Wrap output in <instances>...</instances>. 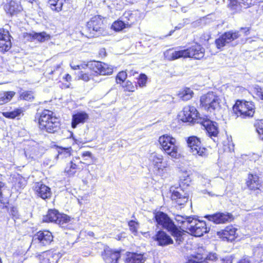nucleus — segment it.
<instances>
[{"label": "nucleus", "instance_id": "1", "mask_svg": "<svg viewBox=\"0 0 263 263\" xmlns=\"http://www.w3.org/2000/svg\"><path fill=\"white\" fill-rule=\"evenodd\" d=\"M155 220L157 225L161 226L163 229L170 232L171 235L175 238L178 245H180L183 240L182 233L168 215L162 212H157L155 213Z\"/></svg>", "mask_w": 263, "mask_h": 263}, {"label": "nucleus", "instance_id": "2", "mask_svg": "<svg viewBox=\"0 0 263 263\" xmlns=\"http://www.w3.org/2000/svg\"><path fill=\"white\" fill-rule=\"evenodd\" d=\"M39 127L41 129L49 133L57 132L60 127L59 119L49 110H44L40 115L39 120Z\"/></svg>", "mask_w": 263, "mask_h": 263}, {"label": "nucleus", "instance_id": "3", "mask_svg": "<svg viewBox=\"0 0 263 263\" xmlns=\"http://www.w3.org/2000/svg\"><path fill=\"white\" fill-rule=\"evenodd\" d=\"M159 142L166 154L173 158L178 157V147L175 138L168 135H164L159 137Z\"/></svg>", "mask_w": 263, "mask_h": 263}, {"label": "nucleus", "instance_id": "4", "mask_svg": "<svg viewBox=\"0 0 263 263\" xmlns=\"http://www.w3.org/2000/svg\"><path fill=\"white\" fill-rule=\"evenodd\" d=\"M200 105L205 110L212 112L220 108L221 100L213 92H209L200 97Z\"/></svg>", "mask_w": 263, "mask_h": 263}, {"label": "nucleus", "instance_id": "5", "mask_svg": "<svg viewBox=\"0 0 263 263\" xmlns=\"http://www.w3.org/2000/svg\"><path fill=\"white\" fill-rule=\"evenodd\" d=\"M233 111L237 117H252L255 112L254 105L252 102L237 101L233 106Z\"/></svg>", "mask_w": 263, "mask_h": 263}, {"label": "nucleus", "instance_id": "6", "mask_svg": "<svg viewBox=\"0 0 263 263\" xmlns=\"http://www.w3.org/2000/svg\"><path fill=\"white\" fill-rule=\"evenodd\" d=\"M70 218L67 215L61 214L57 210H49L46 215L43 217V221L46 222H54L62 227L69 222Z\"/></svg>", "mask_w": 263, "mask_h": 263}, {"label": "nucleus", "instance_id": "7", "mask_svg": "<svg viewBox=\"0 0 263 263\" xmlns=\"http://www.w3.org/2000/svg\"><path fill=\"white\" fill-rule=\"evenodd\" d=\"M52 240L53 236L50 232L48 231H40L33 235L31 247L39 248L47 246Z\"/></svg>", "mask_w": 263, "mask_h": 263}, {"label": "nucleus", "instance_id": "8", "mask_svg": "<svg viewBox=\"0 0 263 263\" xmlns=\"http://www.w3.org/2000/svg\"><path fill=\"white\" fill-rule=\"evenodd\" d=\"M86 30L89 32L88 34H82L87 37H94L102 34L103 31V24L101 18L98 16L92 17L87 23Z\"/></svg>", "mask_w": 263, "mask_h": 263}, {"label": "nucleus", "instance_id": "9", "mask_svg": "<svg viewBox=\"0 0 263 263\" xmlns=\"http://www.w3.org/2000/svg\"><path fill=\"white\" fill-rule=\"evenodd\" d=\"M179 117L184 122L191 123H198V119L203 118L198 114L196 108L192 106H185L180 113Z\"/></svg>", "mask_w": 263, "mask_h": 263}, {"label": "nucleus", "instance_id": "10", "mask_svg": "<svg viewBox=\"0 0 263 263\" xmlns=\"http://www.w3.org/2000/svg\"><path fill=\"white\" fill-rule=\"evenodd\" d=\"M189 224L187 230L196 237H200L209 232V229H208L206 224L204 221H200L193 217L192 220Z\"/></svg>", "mask_w": 263, "mask_h": 263}, {"label": "nucleus", "instance_id": "11", "mask_svg": "<svg viewBox=\"0 0 263 263\" xmlns=\"http://www.w3.org/2000/svg\"><path fill=\"white\" fill-rule=\"evenodd\" d=\"M187 144L190 148V151L195 156H205L206 155V148L202 147L200 139L196 136L188 138Z\"/></svg>", "mask_w": 263, "mask_h": 263}, {"label": "nucleus", "instance_id": "12", "mask_svg": "<svg viewBox=\"0 0 263 263\" xmlns=\"http://www.w3.org/2000/svg\"><path fill=\"white\" fill-rule=\"evenodd\" d=\"M198 123L205 128L209 136L215 141L213 138H216L219 133L217 123L210 120L206 116H203V118L198 119Z\"/></svg>", "mask_w": 263, "mask_h": 263}, {"label": "nucleus", "instance_id": "13", "mask_svg": "<svg viewBox=\"0 0 263 263\" xmlns=\"http://www.w3.org/2000/svg\"><path fill=\"white\" fill-rule=\"evenodd\" d=\"M206 218L216 224H223L231 222L234 217L232 214L228 212H217L214 214L208 215Z\"/></svg>", "mask_w": 263, "mask_h": 263}, {"label": "nucleus", "instance_id": "14", "mask_svg": "<svg viewBox=\"0 0 263 263\" xmlns=\"http://www.w3.org/2000/svg\"><path fill=\"white\" fill-rule=\"evenodd\" d=\"M185 58H190L199 60L204 55V49L199 44H195L191 47L184 49Z\"/></svg>", "mask_w": 263, "mask_h": 263}, {"label": "nucleus", "instance_id": "15", "mask_svg": "<svg viewBox=\"0 0 263 263\" xmlns=\"http://www.w3.org/2000/svg\"><path fill=\"white\" fill-rule=\"evenodd\" d=\"M149 160L152 163L154 167L157 168L160 175L163 174V169L167 167L166 162H163V156L156 153H152L149 157Z\"/></svg>", "mask_w": 263, "mask_h": 263}, {"label": "nucleus", "instance_id": "16", "mask_svg": "<svg viewBox=\"0 0 263 263\" xmlns=\"http://www.w3.org/2000/svg\"><path fill=\"white\" fill-rule=\"evenodd\" d=\"M93 71L100 75H109L113 72V67L107 64L94 62L91 64Z\"/></svg>", "mask_w": 263, "mask_h": 263}, {"label": "nucleus", "instance_id": "17", "mask_svg": "<svg viewBox=\"0 0 263 263\" xmlns=\"http://www.w3.org/2000/svg\"><path fill=\"white\" fill-rule=\"evenodd\" d=\"M153 238L159 246L164 247L173 243L171 236L161 230L158 231Z\"/></svg>", "mask_w": 263, "mask_h": 263}, {"label": "nucleus", "instance_id": "18", "mask_svg": "<svg viewBox=\"0 0 263 263\" xmlns=\"http://www.w3.org/2000/svg\"><path fill=\"white\" fill-rule=\"evenodd\" d=\"M11 36L8 31L0 29V51L4 52L11 47Z\"/></svg>", "mask_w": 263, "mask_h": 263}, {"label": "nucleus", "instance_id": "19", "mask_svg": "<svg viewBox=\"0 0 263 263\" xmlns=\"http://www.w3.org/2000/svg\"><path fill=\"white\" fill-rule=\"evenodd\" d=\"M33 189L37 196L43 199L50 198L51 192L50 188L42 182H36L33 186Z\"/></svg>", "mask_w": 263, "mask_h": 263}, {"label": "nucleus", "instance_id": "20", "mask_svg": "<svg viewBox=\"0 0 263 263\" xmlns=\"http://www.w3.org/2000/svg\"><path fill=\"white\" fill-rule=\"evenodd\" d=\"M229 7L235 12L241 10L242 8H247L253 4L254 0H229Z\"/></svg>", "mask_w": 263, "mask_h": 263}, {"label": "nucleus", "instance_id": "21", "mask_svg": "<svg viewBox=\"0 0 263 263\" xmlns=\"http://www.w3.org/2000/svg\"><path fill=\"white\" fill-rule=\"evenodd\" d=\"M102 256L106 263H118L121 254L119 251H114L109 248H106L104 250Z\"/></svg>", "mask_w": 263, "mask_h": 263}, {"label": "nucleus", "instance_id": "22", "mask_svg": "<svg viewBox=\"0 0 263 263\" xmlns=\"http://www.w3.org/2000/svg\"><path fill=\"white\" fill-rule=\"evenodd\" d=\"M121 18L125 22L127 26L130 27L139 20L140 13L137 10L126 11Z\"/></svg>", "mask_w": 263, "mask_h": 263}, {"label": "nucleus", "instance_id": "23", "mask_svg": "<svg viewBox=\"0 0 263 263\" xmlns=\"http://www.w3.org/2000/svg\"><path fill=\"white\" fill-rule=\"evenodd\" d=\"M237 229L233 226H228L224 230L217 232V235L223 240L232 241L236 237Z\"/></svg>", "mask_w": 263, "mask_h": 263}, {"label": "nucleus", "instance_id": "24", "mask_svg": "<svg viewBox=\"0 0 263 263\" xmlns=\"http://www.w3.org/2000/svg\"><path fill=\"white\" fill-rule=\"evenodd\" d=\"M82 163H84V162H82L80 160L79 158H73L69 164H68L66 167L65 172L68 176H73L78 170H80L81 168L80 167V164Z\"/></svg>", "mask_w": 263, "mask_h": 263}, {"label": "nucleus", "instance_id": "25", "mask_svg": "<svg viewBox=\"0 0 263 263\" xmlns=\"http://www.w3.org/2000/svg\"><path fill=\"white\" fill-rule=\"evenodd\" d=\"M146 258L144 254L137 253L126 252L125 263H144Z\"/></svg>", "mask_w": 263, "mask_h": 263}, {"label": "nucleus", "instance_id": "26", "mask_svg": "<svg viewBox=\"0 0 263 263\" xmlns=\"http://www.w3.org/2000/svg\"><path fill=\"white\" fill-rule=\"evenodd\" d=\"M171 198L179 205H184L189 200L188 195L183 191L180 192L178 190L172 191Z\"/></svg>", "mask_w": 263, "mask_h": 263}, {"label": "nucleus", "instance_id": "27", "mask_svg": "<svg viewBox=\"0 0 263 263\" xmlns=\"http://www.w3.org/2000/svg\"><path fill=\"white\" fill-rule=\"evenodd\" d=\"M89 118L88 115L84 111L78 112L72 116L71 126L76 128L79 124L84 123Z\"/></svg>", "mask_w": 263, "mask_h": 263}, {"label": "nucleus", "instance_id": "28", "mask_svg": "<svg viewBox=\"0 0 263 263\" xmlns=\"http://www.w3.org/2000/svg\"><path fill=\"white\" fill-rule=\"evenodd\" d=\"M184 49L176 50L174 48L169 49L164 53V57L169 61H173L178 59L185 58Z\"/></svg>", "mask_w": 263, "mask_h": 263}, {"label": "nucleus", "instance_id": "29", "mask_svg": "<svg viewBox=\"0 0 263 263\" xmlns=\"http://www.w3.org/2000/svg\"><path fill=\"white\" fill-rule=\"evenodd\" d=\"M247 187L251 190L259 189L260 183L258 176L253 174H249L246 181Z\"/></svg>", "mask_w": 263, "mask_h": 263}, {"label": "nucleus", "instance_id": "30", "mask_svg": "<svg viewBox=\"0 0 263 263\" xmlns=\"http://www.w3.org/2000/svg\"><path fill=\"white\" fill-rule=\"evenodd\" d=\"M26 37L30 41L32 42L37 40L40 42H43L46 40L50 39V35L45 32L41 33H27Z\"/></svg>", "mask_w": 263, "mask_h": 263}, {"label": "nucleus", "instance_id": "31", "mask_svg": "<svg viewBox=\"0 0 263 263\" xmlns=\"http://www.w3.org/2000/svg\"><path fill=\"white\" fill-rule=\"evenodd\" d=\"M22 7L19 2L15 1H11L5 6L6 11L11 15L15 14L22 10Z\"/></svg>", "mask_w": 263, "mask_h": 263}, {"label": "nucleus", "instance_id": "32", "mask_svg": "<svg viewBox=\"0 0 263 263\" xmlns=\"http://www.w3.org/2000/svg\"><path fill=\"white\" fill-rule=\"evenodd\" d=\"M193 217L186 216L177 215L176 217V220L179 223L181 224V227L182 228L187 230L189 228V223L192 220Z\"/></svg>", "mask_w": 263, "mask_h": 263}, {"label": "nucleus", "instance_id": "33", "mask_svg": "<svg viewBox=\"0 0 263 263\" xmlns=\"http://www.w3.org/2000/svg\"><path fill=\"white\" fill-rule=\"evenodd\" d=\"M65 2L66 0H48V4L52 10L59 12Z\"/></svg>", "mask_w": 263, "mask_h": 263}, {"label": "nucleus", "instance_id": "34", "mask_svg": "<svg viewBox=\"0 0 263 263\" xmlns=\"http://www.w3.org/2000/svg\"><path fill=\"white\" fill-rule=\"evenodd\" d=\"M15 95L13 91H4L0 93V105H3L9 102Z\"/></svg>", "mask_w": 263, "mask_h": 263}, {"label": "nucleus", "instance_id": "35", "mask_svg": "<svg viewBox=\"0 0 263 263\" xmlns=\"http://www.w3.org/2000/svg\"><path fill=\"white\" fill-rule=\"evenodd\" d=\"M223 35L227 41L228 44L233 41L239 38L241 36L239 31L233 30L226 32L224 33Z\"/></svg>", "mask_w": 263, "mask_h": 263}, {"label": "nucleus", "instance_id": "36", "mask_svg": "<svg viewBox=\"0 0 263 263\" xmlns=\"http://www.w3.org/2000/svg\"><path fill=\"white\" fill-rule=\"evenodd\" d=\"M193 91L189 88H186L178 93V96L183 101H187L193 97Z\"/></svg>", "mask_w": 263, "mask_h": 263}, {"label": "nucleus", "instance_id": "37", "mask_svg": "<svg viewBox=\"0 0 263 263\" xmlns=\"http://www.w3.org/2000/svg\"><path fill=\"white\" fill-rule=\"evenodd\" d=\"M128 27L125 22L122 20L115 21L112 25V28L116 31H120L124 28Z\"/></svg>", "mask_w": 263, "mask_h": 263}, {"label": "nucleus", "instance_id": "38", "mask_svg": "<svg viewBox=\"0 0 263 263\" xmlns=\"http://www.w3.org/2000/svg\"><path fill=\"white\" fill-rule=\"evenodd\" d=\"M34 93L31 91H25L20 95L21 99L26 101H32L34 99Z\"/></svg>", "mask_w": 263, "mask_h": 263}, {"label": "nucleus", "instance_id": "39", "mask_svg": "<svg viewBox=\"0 0 263 263\" xmlns=\"http://www.w3.org/2000/svg\"><path fill=\"white\" fill-rule=\"evenodd\" d=\"M215 44L217 48L221 49L228 44V43L223 35L222 34L218 39L216 40Z\"/></svg>", "mask_w": 263, "mask_h": 263}, {"label": "nucleus", "instance_id": "40", "mask_svg": "<svg viewBox=\"0 0 263 263\" xmlns=\"http://www.w3.org/2000/svg\"><path fill=\"white\" fill-rule=\"evenodd\" d=\"M122 86L124 88V91L129 92H134L136 87L133 84L132 82L129 80H127L122 83Z\"/></svg>", "mask_w": 263, "mask_h": 263}, {"label": "nucleus", "instance_id": "41", "mask_svg": "<svg viewBox=\"0 0 263 263\" xmlns=\"http://www.w3.org/2000/svg\"><path fill=\"white\" fill-rule=\"evenodd\" d=\"M127 74L125 71L119 72L116 76V80L117 84H122L127 78Z\"/></svg>", "mask_w": 263, "mask_h": 263}, {"label": "nucleus", "instance_id": "42", "mask_svg": "<svg viewBox=\"0 0 263 263\" xmlns=\"http://www.w3.org/2000/svg\"><path fill=\"white\" fill-rule=\"evenodd\" d=\"M147 77L145 74H140L138 80V84L139 87H143L146 86L147 83Z\"/></svg>", "mask_w": 263, "mask_h": 263}, {"label": "nucleus", "instance_id": "43", "mask_svg": "<svg viewBox=\"0 0 263 263\" xmlns=\"http://www.w3.org/2000/svg\"><path fill=\"white\" fill-rule=\"evenodd\" d=\"M70 149L71 147L69 148H62L59 152L58 157L63 158L67 157L70 156Z\"/></svg>", "mask_w": 263, "mask_h": 263}, {"label": "nucleus", "instance_id": "44", "mask_svg": "<svg viewBox=\"0 0 263 263\" xmlns=\"http://www.w3.org/2000/svg\"><path fill=\"white\" fill-rule=\"evenodd\" d=\"M22 113V111L21 109H17L15 110H14L11 112H7L4 113V115L5 117L9 118H14L16 117L19 116Z\"/></svg>", "mask_w": 263, "mask_h": 263}, {"label": "nucleus", "instance_id": "45", "mask_svg": "<svg viewBox=\"0 0 263 263\" xmlns=\"http://www.w3.org/2000/svg\"><path fill=\"white\" fill-rule=\"evenodd\" d=\"M180 180L182 184L183 185L189 186L191 182V177L190 175L186 173H185L184 176L182 177Z\"/></svg>", "mask_w": 263, "mask_h": 263}, {"label": "nucleus", "instance_id": "46", "mask_svg": "<svg viewBox=\"0 0 263 263\" xmlns=\"http://www.w3.org/2000/svg\"><path fill=\"white\" fill-rule=\"evenodd\" d=\"M256 132L258 133L259 138L263 141V124L259 122L255 124Z\"/></svg>", "mask_w": 263, "mask_h": 263}, {"label": "nucleus", "instance_id": "47", "mask_svg": "<svg viewBox=\"0 0 263 263\" xmlns=\"http://www.w3.org/2000/svg\"><path fill=\"white\" fill-rule=\"evenodd\" d=\"M78 77L79 79L82 80L85 82H88L91 79L92 76L88 73H83L82 71H81L79 73Z\"/></svg>", "mask_w": 263, "mask_h": 263}, {"label": "nucleus", "instance_id": "48", "mask_svg": "<svg viewBox=\"0 0 263 263\" xmlns=\"http://www.w3.org/2000/svg\"><path fill=\"white\" fill-rule=\"evenodd\" d=\"M30 154H29V152H25L26 157L28 155L29 157L34 158L35 157L37 156L39 154L37 147L36 146L32 147L30 150Z\"/></svg>", "mask_w": 263, "mask_h": 263}, {"label": "nucleus", "instance_id": "49", "mask_svg": "<svg viewBox=\"0 0 263 263\" xmlns=\"http://www.w3.org/2000/svg\"><path fill=\"white\" fill-rule=\"evenodd\" d=\"M138 223L135 222V221L134 220H130L129 222H128V226L129 227H130V230L133 232V233H136L137 232V226L138 225Z\"/></svg>", "mask_w": 263, "mask_h": 263}, {"label": "nucleus", "instance_id": "50", "mask_svg": "<svg viewBox=\"0 0 263 263\" xmlns=\"http://www.w3.org/2000/svg\"><path fill=\"white\" fill-rule=\"evenodd\" d=\"M39 258L41 260L40 263H51L50 259L48 257L47 255L46 256H45L44 255H40Z\"/></svg>", "mask_w": 263, "mask_h": 263}, {"label": "nucleus", "instance_id": "51", "mask_svg": "<svg viewBox=\"0 0 263 263\" xmlns=\"http://www.w3.org/2000/svg\"><path fill=\"white\" fill-rule=\"evenodd\" d=\"M256 95L261 100H263V88L259 87L256 89Z\"/></svg>", "mask_w": 263, "mask_h": 263}, {"label": "nucleus", "instance_id": "52", "mask_svg": "<svg viewBox=\"0 0 263 263\" xmlns=\"http://www.w3.org/2000/svg\"><path fill=\"white\" fill-rule=\"evenodd\" d=\"M206 258L210 260H216L217 258V255L215 253H210Z\"/></svg>", "mask_w": 263, "mask_h": 263}, {"label": "nucleus", "instance_id": "53", "mask_svg": "<svg viewBox=\"0 0 263 263\" xmlns=\"http://www.w3.org/2000/svg\"><path fill=\"white\" fill-rule=\"evenodd\" d=\"M249 31H250V29L249 28H248V27H241L240 29V31H239V32L240 31H243V34L245 35H248L249 33Z\"/></svg>", "mask_w": 263, "mask_h": 263}, {"label": "nucleus", "instance_id": "54", "mask_svg": "<svg viewBox=\"0 0 263 263\" xmlns=\"http://www.w3.org/2000/svg\"><path fill=\"white\" fill-rule=\"evenodd\" d=\"M82 156L84 158L88 157V158L91 159L92 154L90 152L87 151L83 153Z\"/></svg>", "mask_w": 263, "mask_h": 263}, {"label": "nucleus", "instance_id": "55", "mask_svg": "<svg viewBox=\"0 0 263 263\" xmlns=\"http://www.w3.org/2000/svg\"><path fill=\"white\" fill-rule=\"evenodd\" d=\"M10 212L11 213V214L14 216V217H16L17 216H18V214H17V210L16 208H14V207H13L11 211H10Z\"/></svg>", "mask_w": 263, "mask_h": 263}, {"label": "nucleus", "instance_id": "56", "mask_svg": "<svg viewBox=\"0 0 263 263\" xmlns=\"http://www.w3.org/2000/svg\"><path fill=\"white\" fill-rule=\"evenodd\" d=\"M237 263H251L250 259L248 257L240 259Z\"/></svg>", "mask_w": 263, "mask_h": 263}, {"label": "nucleus", "instance_id": "57", "mask_svg": "<svg viewBox=\"0 0 263 263\" xmlns=\"http://www.w3.org/2000/svg\"><path fill=\"white\" fill-rule=\"evenodd\" d=\"M206 193H207L209 194V196H212V197H213V196H217V194H213V193H212L211 192H208L207 190H204L203 191V193L205 194Z\"/></svg>", "mask_w": 263, "mask_h": 263}, {"label": "nucleus", "instance_id": "58", "mask_svg": "<svg viewBox=\"0 0 263 263\" xmlns=\"http://www.w3.org/2000/svg\"><path fill=\"white\" fill-rule=\"evenodd\" d=\"M129 74L130 76H135L136 74H138V72L134 70H131L129 71Z\"/></svg>", "mask_w": 263, "mask_h": 263}, {"label": "nucleus", "instance_id": "59", "mask_svg": "<svg viewBox=\"0 0 263 263\" xmlns=\"http://www.w3.org/2000/svg\"><path fill=\"white\" fill-rule=\"evenodd\" d=\"M65 79L66 81L67 82L70 81L71 80V77L70 74H66L65 77Z\"/></svg>", "mask_w": 263, "mask_h": 263}, {"label": "nucleus", "instance_id": "60", "mask_svg": "<svg viewBox=\"0 0 263 263\" xmlns=\"http://www.w3.org/2000/svg\"><path fill=\"white\" fill-rule=\"evenodd\" d=\"M229 151H234V145L232 144L231 147L230 146L229 147Z\"/></svg>", "mask_w": 263, "mask_h": 263}, {"label": "nucleus", "instance_id": "61", "mask_svg": "<svg viewBox=\"0 0 263 263\" xmlns=\"http://www.w3.org/2000/svg\"><path fill=\"white\" fill-rule=\"evenodd\" d=\"M182 27H183V25H182L181 24H180V25H179V26L175 27V29L176 30V29H180L181 28H182Z\"/></svg>", "mask_w": 263, "mask_h": 263}, {"label": "nucleus", "instance_id": "62", "mask_svg": "<svg viewBox=\"0 0 263 263\" xmlns=\"http://www.w3.org/2000/svg\"><path fill=\"white\" fill-rule=\"evenodd\" d=\"M182 27H183V25H182L181 24H180V25H179V26L175 27V29L176 30V29H180L181 28H182Z\"/></svg>", "mask_w": 263, "mask_h": 263}, {"label": "nucleus", "instance_id": "63", "mask_svg": "<svg viewBox=\"0 0 263 263\" xmlns=\"http://www.w3.org/2000/svg\"><path fill=\"white\" fill-rule=\"evenodd\" d=\"M73 68L74 69H80V66H79V65H77V66H76L73 67Z\"/></svg>", "mask_w": 263, "mask_h": 263}, {"label": "nucleus", "instance_id": "64", "mask_svg": "<svg viewBox=\"0 0 263 263\" xmlns=\"http://www.w3.org/2000/svg\"><path fill=\"white\" fill-rule=\"evenodd\" d=\"M196 258L198 259V260H200V259H201L202 258H203V257L202 256H200V257H196Z\"/></svg>", "mask_w": 263, "mask_h": 263}]
</instances>
